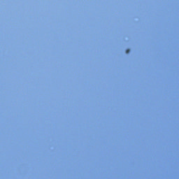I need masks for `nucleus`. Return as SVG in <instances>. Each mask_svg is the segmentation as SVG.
<instances>
[{"mask_svg":"<svg viewBox=\"0 0 179 179\" xmlns=\"http://www.w3.org/2000/svg\"><path fill=\"white\" fill-rule=\"evenodd\" d=\"M130 51H131V50H130L129 49H127V50H126L127 54H128Z\"/></svg>","mask_w":179,"mask_h":179,"instance_id":"nucleus-1","label":"nucleus"}]
</instances>
